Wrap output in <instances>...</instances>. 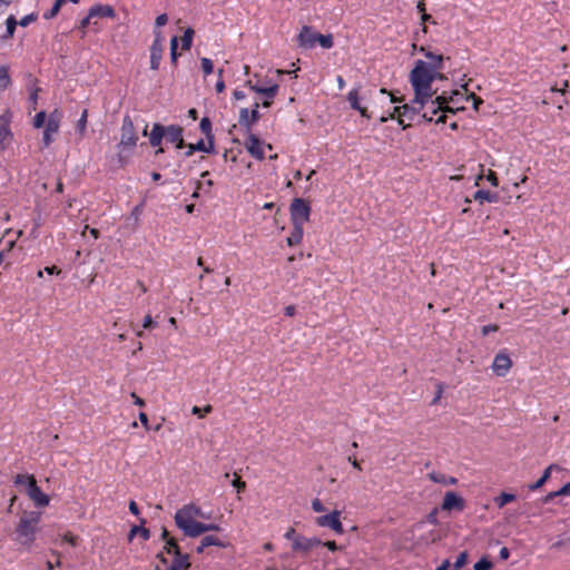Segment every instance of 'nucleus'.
<instances>
[{
	"label": "nucleus",
	"mask_w": 570,
	"mask_h": 570,
	"mask_svg": "<svg viewBox=\"0 0 570 570\" xmlns=\"http://www.w3.org/2000/svg\"><path fill=\"white\" fill-rule=\"evenodd\" d=\"M198 518L208 519L209 515L205 514L198 505L188 503L176 511L175 523L185 535L190 538L198 537L208 531L220 530L218 524L202 523L197 521Z\"/></svg>",
	"instance_id": "obj_1"
},
{
	"label": "nucleus",
	"mask_w": 570,
	"mask_h": 570,
	"mask_svg": "<svg viewBox=\"0 0 570 570\" xmlns=\"http://www.w3.org/2000/svg\"><path fill=\"white\" fill-rule=\"evenodd\" d=\"M442 73L434 72L426 65V61L417 60L414 68L410 72V82L413 87L414 95L419 99L429 100V97H434L436 90L432 89V82L436 79L442 80Z\"/></svg>",
	"instance_id": "obj_2"
},
{
	"label": "nucleus",
	"mask_w": 570,
	"mask_h": 570,
	"mask_svg": "<svg viewBox=\"0 0 570 570\" xmlns=\"http://www.w3.org/2000/svg\"><path fill=\"white\" fill-rule=\"evenodd\" d=\"M40 521V514L31 512L20 518L14 531V541L26 549H30L36 540L37 525Z\"/></svg>",
	"instance_id": "obj_3"
},
{
	"label": "nucleus",
	"mask_w": 570,
	"mask_h": 570,
	"mask_svg": "<svg viewBox=\"0 0 570 570\" xmlns=\"http://www.w3.org/2000/svg\"><path fill=\"white\" fill-rule=\"evenodd\" d=\"M297 45L304 49H312L316 45L324 49H331L334 45L332 35H322L309 26H304L297 35Z\"/></svg>",
	"instance_id": "obj_4"
},
{
	"label": "nucleus",
	"mask_w": 570,
	"mask_h": 570,
	"mask_svg": "<svg viewBox=\"0 0 570 570\" xmlns=\"http://www.w3.org/2000/svg\"><path fill=\"white\" fill-rule=\"evenodd\" d=\"M14 483L17 485L24 487V490L35 503L36 507H47L50 502L49 497L45 494L40 488L37 485L36 479L33 475L28 474H18L14 479Z\"/></svg>",
	"instance_id": "obj_5"
},
{
	"label": "nucleus",
	"mask_w": 570,
	"mask_h": 570,
	"mask_svg": "<svg viewBox=\"0 0 570 570\" xmlns=\"http://www.w3.org/2000/svg\"><path fill=\"white\" fill-rule=\"evenodd\" d=\"M446 104L448 100L444 96H436L435 98L429 97V100L424 102V109H422L420 115L428 121L444 122V111L449 110Z\"/></svg>",
	"instance_id": "obj_6"
},
{
	"label": "nucleus",
	"mask_w": 570,
	"mask_h": 570,
	"mask_svg": "<svg viewBox=\"0 0 570 570\" xmlns=\"http://www.w3.org/2000/svg\"><path fill=\"white\" fill-rule=\"evenodd\" d=\"M425 99H419L415 95L410 104H404L403 106L394 107L393 114H391V118L397 117L399 122L401 125L406 120H414L416 115H420L422 109H424Z\"/></svg>",
	"instance_id": "obj_7"
},
{
	"label": "nucleus",
	"mask_w": 570,
	"mask_h": 570,
	"mask_svg": "<svg viewBox=\"0 0 570 570\" xmlns=\"http://www.w3.org/2000/svg\"><path fill=\"white\" fill-rule=\"evenodd\" d=\"M137 141L138 136L136 134L134 124L130 117L126 116L121 124L120 141L118 144L119 157L121 158L122 153L134 149L137 145Z\"/></svg>",
	"instance_id": "obj_8"
},
{
	"label": "nucleus",
	"mask_w": 570,
	"mask_h": 570,
	"mask_svg": "<svg viewBox=\"0 0 570 570\" xmlns=\"http://www.w3.org/2000/svg\"><path fill=\"white\" fill-rule=\"evenodd\" d=\"M62 117H63V114L58 108H56L48 115V119L45 125L43 135H42V145L45 148H48L53 142L55 137L59 132Z\"/></svg>",
	"instance_id": "obj_9"
},
{
	"label": "nucleus",
	"mask_w": 570,
	"mask_h": 570,
	"mask_svg": "<svg viewBox=\"0 0 570 570\" xmlns=\"http://www.w3.org/2000/svg\"><path fill=\"white\" fill-rule=\"evenodd\" d=\"M163 538L166 540V551L175 554V559L169 570H187L190 566L188 556L180 553L177 543L174 539L168 538V532L166 530L163 531Z\"/></svg>",
	"instance_id": "obj_10"
},
{
	"label": "nucleus",
	"mask_w": 570,
	"mask_h": 570,
	"mask_svg": "<svg viewBox=\"0 0 570 570\" xmlns=\"http://www.w3.org/2000/svg\"><path fill=\"white\" fill-rule=\"evenodd\" d=\"M311 207L301 198L293 200L291 205V220L293 225H303L309 219Z\"/></svg>",
	"instance_id": "obj_11"
},
{
	"label": "nucleus",
	"mask_w": 570,
	"mask_h": 570,
	"mask_svg": "<svg viewBox=\"0 0 570 570\" xmlns=\"http://www.w3.org/2000/svg\"><path fill=\"white\" fill-rule=\"evenodd\" d=\"M315 522L318 527L328 528L337 534H342L344 532L340 510H334L327 514L321 515L316 518Z\"/></svg>",
	"instance_id": "obj_12"
},
{
	"label": "nucleus",
	"mask_w": 570,
	"mask_h": 570,
	"mask_svg": "<svg viewBox=\"0 0 570 570\" xmlns=\"http://www.w3.org/2000/svg\"><path fill=\"white\" fill-rule=\"evenodd\" d=\"M245 147L247 151L256 159L262 160L265 157V149H272V146L265 144L256 135L249 134L245 140Z\"/></svg>",
	"instance_id": "obj_13"
},
{
	"label": "nucleus",
	"mask_w": 570,
	"mask_h": 570,
	"mask_svg": "<svg viewBox=\"0 0 570 570\" xmlns=\"http://www.w3.org/2000/svg\"><path fill=\"white\" fill-rule=\"evenodd\" d=\"M147 128H148V125L145 126L144 130H142V135L144 136H149V144L153 146V147H158V149L156 150V154H161L164 153V148L160 147V144L164 139V136H165V126L160 125V124H154L153 128H151V131L148 134L147 132Z\"/></svg>",
	"instance_id": "obj_14"
},
{
	"label": "nucleus",
	"mask_w": 570,
	"mask_h": 570,
	"mask_svg": "<svg viewBox=\"0 0 570 570\" xmlns=\"http://www.w3.org/2000/svg\"><path fill=\"white\" fill-rule=\"evenodd\" d=\"M245 86L252 91L262 95L263 97L274 99L278 92V83H272L269 86H261L258 82H254L252 79L246 80Z\"/></svg>",
	"instance_id": "obj_15"
},
{
	"label": "nucleus",
	"mask_w": 570,
	"mask_h": 570,
	"mask_svg": "<svg viewBox=\"0 0 570 570\" xmlns=\"http://www.w3.org/2000/svg\"><path fill=\"white\" fill-rule=\"evenodd\" d=\"M511 366H512V361L509 357V355L505 353H498L494 356L491 368L498 376H504L508 374Z\"/></svg>",
	"instance_id": "obj_16"
},
{
	"label": "nucleus",
	"mask_w": 570,
	"mask_h": 570,
	"mask_svg": "<svg viewBox=\"0 0 570 570\" xmlns=\"http://www.w3.org/2000/svg\"><path fill=\"white\" fill-rule=\"evenodd\" d=\"M322 544V541L320 539H317L316 537H304V535H299L297 538H295L294 540V543L292 546V549L294 551H301V552H309L311 550H313L315 547L317 546H321Z\"/></svg>",
	"instance_id": "obj_17"
},
{
	"label": "nucleus",
	"mask_w": 570,
	"mask_h": 570,
	"mask_svg": "<svg viewBox=\"0 0 570 570\" xmlns=\"http://www.w3.org/2000/svg\"><path fill=\"white\" fill-rule=\"evenodd\" d=\"M465 507L464 500L453 491H449L444 494L441 509L443 511L459 510L462 511Z\"/></svg>",
	"instance_id": "obj_18"
},
{
	"label": "nucleus",
	"mask_w": 570,
	"mask_h": 570,
	"mask_svg": "<svg viewBox=\"0 0 570 570\" xmlns=\"http://www.w3.org/2000/svg\"><path fill=\"white\" fill-rule=\"evenodd\" d=\"M258 108H259V104L255 102L250 110L247 108L240 109L239 124L242 126L250 128L259 119Z\"/></svg>",
	"instance_id": "obj_19"
},
{
	"label": "nucleus",
	"mask_w": 570,
	"mask_h": 570,
	"mask_svg": "<svg viewBox=\"0 0 570 570\" xmlns=\"http://www.w3.org/2000/svg\"><path fill=\"white\" fill-rule=\"evenodd\" d=\"M165 136L164 138L174 144L177 149L184 147V138H183V128L177 125H170L165 127Z\"/></svg>",
	"instance_id": "obj_20"
},
{
	"label": "nucleus",
	"mask_w": 570,
	"mask_h": 570,
	"mask_svg": "<svg viewBox=\"0 0 570 570\" xmlns=\"http://www.w3.org/2000/svg\"><path fill=\"white\" fill-rule=\"evenodd\" d=\"M360 86H356L353 89H351L350 92L347 94V101L350 102L351 108L357 110L362 117L368 118L370 116L367 115L366 108L362 107L360 102L362 99L360 96Z\"/></svg>",
	"instance_id": "obj_21"
},
{
	"label": "nucleus",
	"mask_w": 570,
	"mask_h": 570,
	"mask_svg": "<svg viewBox=\"0 0 570 570\" xmlns=\"http://www.w3.org/2000/svg\"><path fill=\"white\" fill-rule=\"evenodd\" d=\"M420 51L424 52L425 57L429 59V61H426L429 68L433 69L436 73H441V69L443 68V56L433 53L431 51H425L423 47L420 49Z\"/></svg>",
	"instance_id": "obj_22"
},
{
	"label": "nucleus",
	"mask_w": 570,
	"mask_h": 570,
	"mask_svg": "<svg viewBox=\"0 0 570 570\" xmlns=\"http://www.w3.org/2000/svg\"><path fill=\"white\" fill-rule=\"evenodd\" d=\"M95 17H115V10L111 6L108 4H96L89 9V18Z\"/></svg>",
	"instance_id": "obj_23"
},
{
	"label": "nucleus",
	"mask_w": 570,
	"mask_h": 570,
	"mask_svg": "<svg viewBox=\"0 0 570 570\" xmlns=\"http://www.w3.org/2000/svg\"><path fill=\"white\" fill-rule=\"evenodd\" d=\"M428 478L434 482V483H439V484H442L444 487H449V485H455L458 483V479L454 478V476H449V475H445L441 472H436V471H432L428 474Z\"/></svg>",
	"instance_id": "obj_24"
},
{
	"label": "nucleus",
	"mask_w": 570,
	"mask_h": 570,
	"mask_svg": "<svg viewBox=\"0 0 570 570\" xmlns=\"http://www.w3.org/2000/svg\"><path fill=\"white\" fill-rule=\"evenodd\" d=\"M215 546V547H225V543L216 535H205L199 546L197 547V552L202 553L206 548Z\"/></svg>",
	"instance_id": "obj_25"
},
{
	"label": "nucleus",
	"mask_w": 570,
	"mask_h": 570,
	"mask_svg": "<svg viewBox=\"0 0 570 570\" xmlns=\"http://www.w3.org/2000/svg\"><path fill=\"white\" fill-rule=\"evenodd\" d=\"M164 47L150 46V68L157 70L163 59Z\"/></svg>",
	"instance_id": "obj_26"
},
{
	"label": "nucleus",
	"mask_w": 570,
	"mask_h": 570,
	"mask_svg": "<svg viewBox=\"0 0 570 570\" xmlns=\"http://www.w3.org/2000/svg\"><path fill=\"white\" fill-rule=\"evenodd\" d=\"M189 149L210 154L214 151V137H210L207 141L199 140L196 144H189Z\"/></svg>",
	"instance_id": "obj_27"
},
{
	"label": "nucleus",
	"mask_w": 570,
	"mask_h": 570,
	"mask_svg": "<svg viewBox=\"0 0 570 570\" xmlns=\"http://www.w3.org/2000/svg\"><path fill=\"white\" fill-rule=\"evenodd\" d=\"M304 234L303 225H293V230L287 237V244L289 246L297 245L302 242Z\"/></svg>",
	"instance_id": "obj_28"
},
{
	"label": "nucleus",
	"mask_w": 570,
	"mask_h": 570,
	"mask_svg": "<svg viewBox=\"0 0 570 570\" xmlns=\"http://www.w3.org/2000/svg\"><path fill=\"white\" fill-rule=\"evenodd\" d=\"M11 138V131L8 124L3 118L0 117V150L6 148L7 142Z\"/></svg>",
	"instance_id": "obj_29"
},
{
	"label": "nucleus",
	"mask_w": 570,
	"mask_h": 570,
	"mask_svg": "<svg viewBox=\"0 0 570 570\" xmlns=\"http://www.w3.org/2000/svg\"><path fill=\"white\" fill-rule=\"evenodd\" d=\"M11 85L9 67L7 65L0 66V91H4Z\"/></svg>",
	"instance_id": "obj_30"
},
{
	"label": "nucleus",
	"mask_w": 570,
	"mask_h": 570,
	"mask_svg": "<svg viewBox=\"0 0 570 570\" xmlns=\"http://www.w3.org/2000/svg\"><path fill=\"white\" fill-rule=\"evenodd\" d=\"M87 122H88V110L83 109L80 118L78 119V121L76 124V130L80 138H82L86 135Z\"/></svg>",
	"instance_id": "obj_31"
},
{
	"label": "nucleus",
	"mask_w": 570,
	"mask_h": 570,
	"mask_svg": "<svg viewBox=\"0 0 570 570\" xmlns=\"http://www.w3.org/2000/svg\"><path fill=\"white\" fill-rule=\"evenodd\" d=\"M553 469H556V465H554V464L549 465V466L544 470V472H543L542 476H541V478H540L535 483H533V484L529 485V489H530L531 491H534V490L540 489V488H541V487H542V485H543V484L549 480V478H550V475H551V471H552Z\"/></svg>",
	"instance_id": "obj_32"
},
{
	"label": "nucleus",
	"mask_w": 570,
	"mask_h": 570,
	"mask_svg": "<svg viewBox=\"0 0 570 570\" xmlns=\"http://www.w3.org/2000/svg\"><path fill=\"white\" fill-rule=\"evenodd\" d=\"M474 199L481 200V202L485 200L489 203H493L497 200V195L492 194L488 190L480 189L474 194Z\"/></svg>",
	"instance_id": "obj_33"
},
{
	"label": "nucleus",
	"mask_w": 570,
	"mask_h": 570,
	"mask_svg": "<svg viewBox=\"0 0 570 570\" xmlns=\"http://www.w3.org/2000/svg\"><path fill=\"white\" fill-rule=\"evenodd\" d=\"M194 30L191 28H187L181 38V47L184 50H189L193 43Z\"/></svg>",
	"instance_id": "obj_34"
},
{
	"label": "nucleus",
	"mask_w": 570,
	"mask_h": 570,
	"mask_svg": "<svg viewBox=\"0 0 570 570\" xmlns=\"http://www.w3.org/2000/svg\"><path fill=\"white\" fill-rule=\"evenodd\" d=\"M63 4V0H56L52 8L43 13V18L46 20H50L55 18L58 12L60 11L61 7Z\"/></svg>",
	"instance_id": "obj_35"
},
{
	"label": "nucleus",
	"mask_w": 570,
	"mask_h": 570,
	"mask_svg": "<svg viewBox=\"0 0 570 570\" xmlns=\"http://www.w3.org/2000/svg\"><path fill=\"white\" fill-rule=\"evenodd\" d=\"M515 499V495L512 493L502 492L499 497L494 499V502L499 508L504 507L509 502H512Z\"/></svg>",
	"instance_id": "obj_36"
},
{
	"label": "nucleus",
	"mask_w": 570,
	"mask_h": 570,
	"mask_svg": "<svg viewBox=\"0 0 570 570\" xmlns=\"http://www.w3.org/2000/svg\"><path fill=\"white\" fill-rule=\"evenodd\" d=\"M6 27H7V32L3 36V39L12 38L16 27H17V21L13 16H10L7 18Z\"/></svg>",
	"instance_id": "obj_37"
},
{
	"label": "nucleus",
	"mask_w": 570,
	"mask_h": 570,
	"mask_svg": "<svg viewBox=\"0 0 570 570\" xmlns=\"http://www.w3.org/2000/svg\"><path fill=\"white\" fill-rule=\"evenodd\" d=\"M47 119H48V116H47L46 111L41 110L35 116L32 125L35 128L39 129L46 125Z\"/></svg>",
	"instance_id": "obj_38"
},
{
	"label": "nucleus",
	"mask_w": 570,
	"mask_h": 570,
	"mask_svg": "<svg viewBox=\"0 0 570 570\" xmlns=\"http://www.w3.org/2000/svg\"><path fill=\"white\" fill-rule=\"evenodd\" d=\"M199 127H200V130L206 135L207 139H210V137H214L212 135V122L207 117H204L200 120Z\"/></svg>",
	"instance_id": "obj_39"
},
{
	"label": "nucleus",
	"mask_w": 570,
	"mask_h": 570,
	"mask_svg": "<svg viewBox=\"0 0 570 570\" xmlns=\"http://www.w3.org/2000/svg\"><path fill=\"white\" fill-rule=\"evenodd\" d=\"M200 66H202L204 76H208L214 71V63L209 58H206V57L202 58Z\"/></svg>",
	"instance_id": "obj_40"
},
{
	"label": "nucleus",
	"mask_w": 570,
	"mask_h": 570,
	"mask_svg": "<svg viewBox=\"0 0 570 570\" xmlns=\"http://www.w3.org/2000/svg\"><path fill=\"white\" fill-rule=\"evenodd\" d=\"M136 534H139L144 540H148L149 539V530H147L146 528H142V527H134L130 531V538L136 535Z\"/></svg>",
	"instance_id": "obj_41"
},
{
	"label": "nucleus",
	"mask_w": 570,
	"mask_h": 570,
	"mask_svg": "<svg viewBox=\"0 0 570 570\" xmlns=\"http://www.w3.org/2000/svg\"><path fill=\"white\" fill-rule=\"evenodd\" d=\"M473 568L474 570H490L492 568V563L487 558H482L474 564Z\"/></svg>",
	"instance_id": "obj_42"
},
{
	"label": "nucleus",
	"mask_w": 570,
	"mask_h": 570,
	"mask_svg": "<svg viewBox=\"0 0 570 570\" xmlns=\"http://www.w3.org/2000/svg\"><path fill=\"white\" fill-rule=\"evenodd\" d=\"M466 560H468V553L464 551V552H461L455 562L453 563V568L455 570H459L460 568H462L465 563H466Z\"/></svg>",
	"instance_id": "obj_43"
},
{
	"label": "nucleus",
	"mask_w": 570,
	"mask_h": 570,
	"mask_svg": "<svg viewBox=\"0 0 570 570\" xmlns=\"http://www.w3.org/2000/svg\"><path fill=\"white\" fill-rule=\"evenodd\" d=\"M212 412V406L210 405H206L205 407L200 409L198 406H194L191 409V413L199 416V417H203L205 416V414L207 413H210Z\"/></svg>",
	"instance_id": "obj_44"
},
{
	"label": "nucleus",
	"mask_w": 570,
	"mask_h": 570,
	"mask_svg": "<svg viewBox=\"0 0 570 570\" xmlns=\"http://www.w3.org/2000/svg\"><path fill=\"white\" fill-rule=\"evenodd\" d=\"M312 509L314 512H317V513L324 512L326 510L324 504L322 503V501L317 498H315L312 501Z\"/></svg>",
	"instance_id": "obj_45"
},
{
	"label": "nucleus",
	"mask_w": 570,
	"mask_h": 570,
	"mask_svg": "<svg viewBox=\"0 0 570 570\" xmlns=\"http://www.w3.org/2000/svg\"><path fill=\"white\" fill-rule=\"evenodd\" d=\"M465 100L466 101L472 100L473 108L475 110H478L479 106L482 104V99L476 97L474 94L465 95Z\"/></svg>",
	"instance_id": "obj_46"
},
{
	"label": "nucleus",
	"mask_w": 570,
	"mask_h": 570,
	"mask_svg": "<svg viewBox=\"0 0 570 570\" xmlns=\"http://www.w3.org/2000/svg\"><path fill=\"white\" fill-rule=\"evenodd\" d=\"M154 35H155V39H154V41H153V45H151V46H157V45H158V47H164V46H163V42H164V36H163L161 31H159V30H155V31H154Z\"/></svg>",
	"instance_id": "obj_47"
},
{
	"label": "nucleus",
	"mask_w": 570,
	"mask_h": 570,
	"mask_svg": "<svg viewBox=\"0 0 570 570\" xmlns=\"http://www.w3.org/2000/svg\"><path fill=\"white\" fill-rule=\"evenodd\" d=\"M157 324L156 322H154L151 315L147 314L145 317H144V322H142V327L144 328H153L155 327Z\"/></svg>",
	"instance_id": "obj_48"
},
{
	"label": "nucleus",
	"mask_w": 570,
	"mask_h": 570,
	"mask_svg": "<svg viewBox=\"0 0 570 570\" xmlns=\"http://www.w3.org/2000/svg\"><path fill=\"white\" fill-rule=\"evenodd\" d=\"M301 534H297L294 528H288L287 531L284 534V538L292 541V544L294 543L295 538L299 537Z\"/></svg>",
	"instance_id": "obj_49"
},
{
	"label": "nucleus",
	"mask_w": 570,
	"mask_h": 570,
	"mask_svg": "<svg viewBox=\"0 0 570 570\" xmlns=\"http://www.w3.org/2000/svg\"><path fill=\"white\" fill-rule=\"evenodd\" d=\"M167 21H168V17L166 13L159 14L155 20L156 28H160V27L165 26L167 23Z\"/></svg>",
	"instance_id": "obj_50"
},
{
	"label": "nucleus",
	"mask_w": 570,
	"mask_h": 570,
	"mask_svg": "<svg viewBox=\"0 0 570 570\" xmlns=\"http://www.w3.org/2000/svg\"><path fill=\"white\" fill-rule=\"evenodd\" d=\"M498 331V326L494 325V324H489V325H484L482 328H481V333L482 335H488L492 332H497Z\"/></svg>",
	"instance_id": "obj_51"
},
{
	"label": "nucleus",
	"mask_w": 570,
	"mask_h": 570,
	"mask_svg": "<svg viewBox=\"0 0 570 570\" xmlns=\"http://www.w3.org/2000/svg\"><path fill=\"white\" fill-rule=\"evenodd\" d=\"M487 180L494 187L498 186L499 181H498V178H497V175L494 171L492 170H489L488 175H487Z\"/></svg>",
	"instance_id": "obj_52"
},
{
	"label": "nucleus",
	"mask_w": 570,
	"mask_h": 570,
	"mask_svg": "<svg viewBox=\"0 0 570 570\" xmlns=\"http://www.w3.org/2000/svg\"><path fill=\"white\" fill-rule=\"evenodd\" d=\"M233 485L237 489V492H240L245 489L246 483L244 481H242L240 478H236L233 481Z\"/></svg>",
	"instance_id": "obj_53"
},
{
	"label": "nucleus",
	"mask_w": 570,
	"mask_h": 570,
	"mask_svg": "<svg viewBox=\"0 0 570 570\" xmlns=\"http://www.w3.org/2000/svg\"><path fill=\"white\" fill-rule=\"evenodd\" d=\"M556 494L570 495V482L566 483L561 489L556 491Z\"/></svg>",
	"instance_id": "obj_54"
},
{
	"label": "nucleus",
	"mask_w": 570,
	"mask_h": 570,
	"mask_svg": "<svg viewBox=\"0 0 570 570\" xmlns=\"http://www.w3.org/2000/svg\"><path fill=\"white\" fill-rule=\"evenodd\" d=\"M233 97L235 100L239 101V100H244L246 98V95L244 91H242L239 89H235L233 92Z\"/></svg>",
	"instance_id": "obj_55"
},
{
	"label": "nucleus",
	"mask_w": 570,
	"mask_h": 570,
	"mask_svg": "<svg viewBox=\"0 0 570 570\" xmlns=\"http://www.w3.org/2000/svg\"><path fill=\"white\" fill-rule=\"evenodd\" d=\"M442 394H443V385L442 384H438V391H436V394H435V397L433 399V404L438 403L440 401V399L442 397Z\"/></svg>",
	"instance_id": "obj_56"
},
{
	"label": "nucleus",
	"mask_w": 570,
	"mask_h": 570,
	"mask_svg": "<svg viewBox=\"0 0 570 570\" xmlns=\"http://www.w3.org/2000/svg\"><path fill=\"white\" fill-rule=\"evenodd\" d=\"M43 271L49 275H59L61 273V271L56 266L45 267Z\"/></svg>",
	"instance_id": "obj_57"
},
{
	"label": "nucleus",
	"mask_w": 570,
	"mask_h": 570,
	"mask_svg": "<svg viewBox=\"0 0 570 570\" xmlns=\"http://www.w3.org/2000/svg\"><path fill=\"white\" fill-rule=\"evenodd\" d=\"M138 417H139V421L141 422V424L145 426V429L148 430L149 425H148V416H147V414L144 413V412H140Z\"/></svg>",
	"instance_id": "obj_58"
},
{
	"label": "nucleus",
	"mask_w": 570,
	"mask_h": 570,
	"mask_svg": "<svg viewBox=\"0 0 570 570\" xmlns=\"http://www.w3.org/2000/svg\"><path fill=\"white\" fill-rule=\"evenodd\" d=\"M215 89L218 94L223 92L225 90V82L223 79H218L216 85H215Z\"/></svg>",
	"instance_id": "obj_59"
},
{
	"label": "nucleus",
	"mask_w": 570,
	"mask_h": 570,
	"mask_svg": "<svg viewBox=\"0 0 570 570\" xmlns=\"http://www.w3.org/2000/svg\"><path fill=\"white\" fill-rule=\"evenodd\" d=\"M129 511L135 514V515H138L139 514V509H138V505L135 501H130L129 502Z\"/></svg>",
	"instance_id": "obj_60"
},
{
	"label": "nucleus",
	"mask_w": 570,
	"mask_h": 570,
	"mask_svg": "<svg viewBox=\"0 0 570 570\" xmlns=\"http://www.w3.org/2000/svg\"><path fill=\"white\" fill-rule=\"evenodd\" d=\"M322 544L325 546L331 551H335L338 549L335 541H326V542H322Z\"/></svg>",
	"instance_id": "obj_61"
},
{
	"label": "nucleus",
	"mask_w": 570,
	"mask_h": 570,
	"mask_svg": "<svg viewBox=\"0 0 570 570\" xmlns=\"http://www.w3.org/2000/svg\"><path fill=\"white\" fill-rule=\"evenodd\" d=\"M33 20V16L29 14V16H26L23 17L21 20H20V26L22 27H26L28 26L31 21Z\"/></svg>",
	"instance_id": "obj_62"
},
{
	"label": "nucleus",
	"mask_w": 570,
	"mask_h": 570,
	"mask_svg": "<svg viewBox=\"0 0 570 570\" xmlns=\"http://www.w3.org/2000/svg\"><path fill=\"white\" fill-rule=\"evenodd\" d=\"M131 397L136 405L144 406V404H145L144 400L141 397H139L136 393H131Z\"/></svg>",
	"instance_id": "obj_63"
},
{
	"label": "nucleus",
	"mask_w": 570,
	"mask_h": 570,
	"mask_svg": "<svg viewBox=\"0 0 570 570\" xmlns=\"http://www.w3.org/2000/svg\"><path fill=\"white\" fill-rule=\"evenodd\" d=\"M295 311H296L295 306L288 305V306L285 307L284 312H285L286 316H294L295 315Z\"/></svg>",
	"instance_id": "obj_64"
}]
</instances>
